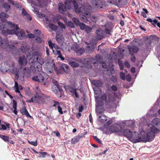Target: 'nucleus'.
<instances>
[{
	"label": "nucleus",
	"instance_id": "nucleus-34",
	"mask_svg": "<svg viewBox=\"0 0 160 160\" xmlns=\"http://www.w3.org/2000/svg\"><path fill=\"white\" fill-rule=\"evenodd\" d=\"M126 124L129 127H132L134 126V122L132 120H130L128 121L127 122Z\"/></svg>",
	"mask_w": 160,
	"mask_h": 160
},
{
	"label": "nucleus",
	"instance_id": "nucleus-59",
	"mask_svg": "<svg viewBox=\"0 0 160 160\" xmlns=\"http://www.w3.org/2000/svg\"><path fill=\"white\" fill-rule=\"evenodd\" d=\"M58 112L61 114H62L63 112L62 111V108L60 107L59 106H58V107H57Z\"/></svg>",
	"mask_w": 160,
	"mask_h": 160
},
{
	"label": "nucleus",
	"instance_id": "nucleus-46",
	"mask_svg": "<svg viewBox=\"0 0 160 160\" xmlns=\"http://www.w3.org/2000/svg\"><path fill=\"white\" fill-rule=\"evenodd\" d=\"M93 137L96 142H97L100 144H102V141L101 140H100L97 137L93 136Z\"/></svg>",
	"mask_w": 160,
	"mask_h": 160
},
{
	"label": "nucleus",
	"instance_id": "nucleus-48",
	"mask_svg": "<svg viewBox=\"0 0 160 160\" xmlns=\"http://www.w3.org/2000/svg\"><path fill=\"white\" fill-rule=\"evenodd\" d=\"M29 143L31 144L32 145H33L35 146H36L38 145V143L37 142V141H28Z\"/></svg>",
	"mask_w": 160,
	"mask_h": 160
},
{
	"label": "nucleus",
	"instance_id": "nucleus-9",
	"mask_svg": "<svg viewBox=\"0 0 160 160\" xmlns=\"http://www.w3.org/2000/svg\"><path fill=\"white\" fill-rule=\"evenodd\" d=\"M65 6L62 3L58 4V11L61 13L64 14L67 9L70 10L71 8V6L68 4L67 2H65Z\"/></svg>",
	"mask_w": 160,
	"mask_h": 160
},
{
	"label": "nucleus",
	"instance_id": "nucleus-8",
	"mask_svg": "<svg viewBox=\"0 0 160 160\" xmlns=\"http://www.w3.org/2000/svg\"><path fill=\"white\" fill-rule=\"evenodd\" d=\"M108 3L114 4L118 7H121L122 5H126L128 3L127 0H107Z\"/></svg>",
	"mask_w": 160,
	"mask_h": 160
},
{
	"label": "nucleus",
	"instance_id": "nucleus-6",
	"mask_svg": "<svg viewBox=\"0 0 160 160\" xmlns=\"http://www.w3.org/2000/svg\"><path fill=\"white\" fill-rule=\"evenodd\" d=\"M48 75L43 72H42L37 75L32 77L33 80L40 83L44 85L47 84V79L48 78Z\"/></svg>",
	"mask_w": 160,
	"mask_h": 160
},
{
	"label": "nucleus",
	"instance_id": "nucleus-21",
	"mask_svg": "<svg viewBox=\"0 0 160 160\" xmlns=\"http://www.w3.org/2000/svg\"><path fill=\"white\" fill-rule=\"evenodd\" d=\"M128 49L130 53L132 52L137 53L138 52L139 50L138 47L135 45H133L132 47H128Z\"/></svg>",
	"mask_w": 160,
	"mask_h": 160
},
{
	"label": "nucleus",
	"instance_id": "nucleus-32",
	"mask_svg": "<svg viewBox=\"0 0 160 160\" xmlns=\"http://www.w3.org/2000/svg\"><path fill=\"white\" fill-rule=\"evenodd\" d=\"M38 98V97L35 96L32 97L31 99L27 100V101L29 102H38L37 98Z\"/></svg>",
	"mask_w": 160,
	"mask_h": 160
},
{
	"label": "nucleus",
	"instance_id": "nucleus-49",
	"mask_svg": "<svg viewBox=\"0 0 160 160\" xmlns=\"http://www.w3.org/2000/svg\"><path fill=\"white\" fill-rule=\"evenodd\" d=\"M41 15L42 17H44L45 18V20L47 22V23H49L51 21L48 19L47 16H46V15L43 14H42Z\"/></svg>",
	"mask_w": 160,
	"mask_h": 160
},
{
	"label": "nucleus",
	"instance_id": "nucleus-38",
	"mask_svg": "<svg viewBox=\"0 0 160 160\" xmlns=\"http://www.w3.org/2000/svg\"><path fill=\"white\" fill-rule=\"evenodd\" d=\"M85 29L86 32L87 33H89L92 32V28L89 26H86Z\"/></svg>",
	"mask_w": 160,
	"mask_h": 160
},
{
	"label": "nucleus",
	"instance_id": "nucleus-31",
	"mask_svg": "<svg viewBox=\"0 0 160 160\" xmlns=\"http://www.w3.org/2000/svg\"><path fill=\"white\" fill-rule=\"evenodd\" d=\"M0 138L6 142H8L9 138L8 137L0 134Z\"/></svg>",
	"mask_w": 160,
	"mask_h": 160
},
{
	"label": "nucleus",
	"instance_id": "nucleus-3",
	"mask_svg": "<svg viewBox=\"0 0 160 160\" xmlns=\"http://www.w3.org/2000/svg\"><path fill=\"white\" fill-rule=\"evenodd\" d=\"M95 101L96 102V111L98 113H101L102 112L98 110V108L99 107L102 106L104 104V102L106 101L107 102L109 103L114 101L113 97L110 96L107 98L106 95L104 93L101 96L100 98L98 96H95Z\"/></svg>",
	"mask_w": 160,
	"mask_h": 160
},
{
	"label": "nucleus",
	"instance_id": "nucleus-4",
	"mask_svg": "<svg viewBox=\"0 0 160 160\" xmlns=\"http://www.w3.org/2000/svg\"><path fill=\"white\" fill-rule=\"evenodd\" d=\"M19 28L18 25L11 22V34H16L18 38L23 40L27 38L25 32L22 30L21 29L18 31Z\"/></svg>",
	"mask_w": 160,
	"mask_h": 160
},
{
	"label": "nucleus",
	"instance_id": "nucleus-45",
	"mask_svg": "<svg viewBox=\"0 0 160 160\" xmlns=\"http://www.w3.org/2000/svg\"><path fill=\"white\" fill-rule=\"evenodd\" d=\"M73 21L74 22V23L77 25H78L80 23L79 21V20L77 18H74L72 19Z\"/></svg>",
	"mask_w": 160,
	"mask_h": 160
},
{
	"label": "nucleus",
	"instance_id": "nucleus-20",
	"mask_svg": "<svg viewBox=\"0 0 160 160\" xmlns=\"http://www.w3.org/2000/svg\"><path fill=\"white\" fill-rule=\"evenodd\" d=\"M20 112L22 115H25L27 117H31L25 106L21 108L20 110Z\"/></svg>",
	"mask_w": 160,
	"mask_h": 160
},
{
	"label": "nucleus",
	"instance_id": "nucleus-26",
	"mask_svg": "<svg viewBox=\"0 0 160 160\" xmlns=\"http://www.w3.org/2000/svg\"><path fill=\"white\" fill-rule=\"evenodd\" d=\"M92 83L96 86V87L98 88L102 85V83L99 80H93L92 81Z\"/></svg>",
	"mask_w": 160,
	"mask_h": 160
},
{
	"label": "nucleus",
	"instance_id": "nucleus-29",
	"mask_svg": "<svg viewBox=\"0 0 160 160\" xmlns=\"http://www.w3.org/2000/svg\"><path fill=\"white\" fill-rule=\"evenodd\" d=\"M80 139L79 138L78 136H76L72 139V143L75 144L79 142Z\"/></svg>",
	"mask_w": 160,
	"mask_h": 160
},
{
	"label": "nucleus",
	"instance_id": "nucleus-41",
	"mask_svg": "<svg viewBox=\"0 0 160 160\" xmlns=\"http://www.w3.org/2000/svg\"><path fill=\"white\" fill-rule=\"evenodd\" d=\"M57 22L58 25L62 29H65L66 27L64 24L60 22L59 20H58Z\"/></svg>",
	"mask_w": 160,
	"mask_h": 160
},
{
	"label": "nucleus",
	"instance_id": "nucleus-16",
	"mask_svg": "<svg viewBox=\"0 0 160 160\" xmlns=\"http://www.w3.org/2000/svg\"><path fill=\"white\" fill-rule=\"evenodd\" d=\"M91 3L92 5L96 8H102V2L100 0H92Z\"/></svg>",
	"mask_w": 160,
	"mask_h": 160
},
{
	"label": "nucleus",
	"instance_id": "nucleus-40",
	"mask_svg": "<svg viewBox=\"0 0 160 160\" xmlns=\"http://www.w3.org/2000/svg\"><path fill=\"white\" fill-rule=\"evenodd\" d=\"M48 44L49 47L52 49L53 48V47L55 48V44L52 42L51 40H50L48 41Z\"/></svg>",
	"mask_w": 160,
	"mask_h": 160
},
{
	"label": "nucleus",
	"instance_id": "nucleus-22",
	"mask_svg": "<svg viewBox=\"0 0 160 160\" xmlns=\"http://www.w3.org/2000/svg\"><path fill=\"white\" fill-rule=\"evenodd\" d=\"M149 40V44H151L152 43H154L155 41H157L158 38L157 37L156 35L150 36L148 38Z\"/></svg>",
	"mask_w": 160,
	"mask_h": 160
},
{
	"label": "nucleus",
	"instance_id": "nucleus-5",
	"mask_svg": "<svg viewBox=\"0 0 160 160\" xmlns=\"http://www.w3.org/2000/svg\"><path fill=\"white\" fill-rule=\"evenodd\" d=\"M152 135V134L150 133H149V135H147L146 132H144V130L142 129L140 132L139 136L135 138L134 137L132 138L134 140L135 143L140 142H147L152 141L151 140Z\"/></svg>",
	"mask_w": 160,
	"mask_h": 160
},
{
	"label": "nucleus",
	"instance_id": "nucleus-47",
	"mask_svg": "<svg viewBox=\"0 0 160 160\" xmlns=\"http://www.w3.org/2000/svg\"><path fill=\"white\" fill-rule=\"evenodd\" d=\"M125 74L122 72H121L120 73V77L122 79L124 80L125 79Z\"/></svg>",
	"mask_w": 160,
	"mask_h": 160
},
{
	"label": "nucleus",
	"instance_id": "nucleus-27",
	"mask_svg": "<svg viewBox=\"0 0 160 160\" xmlns=\"http://www.w3.org/2000/svg\"><path fill=\"white\" fill-rule=\"evenodd\" d=\"M44 36L43 34L40 36L36 37L35 40L38 43H41L44 39Z\"/></svg>",
	"mask_w": 160,
	"mask_h": 160
},
{
	"label": "nucleus",
	"instance_id": "nucleus-13",
	"mask_svg": "<svg viewBox=\"0 0 160 160\" xmlns=\"http://www.w3.org/2000/svg\"><path fill=\"white\" fill-rule=\"evenodd\" d=\"M96 38L98 40H101L105 36V32L101 29H98L96 31Z\"/></svg>",
	"mask_w": 160,
	"mask_h": 160
},
{
	"label": "nucleus",
	"instance_id": "nucleus-39",
	"mask_svg": "<svg viewBox=\"0 0 160 160\" xmlns=\"http://www.w3.org/2000/svg\"><path fill=\"white\" fill-rule=\"evenodd\" d=\"M90 61L92 63L98 66L97 61L95 59L92 58L90 59Z\"/></svg>",
	"mask_w": 160,
	"mask_h": 160
},
{
	"label": "nucleus",
	"instance_id": "nucleus-51",
	"mask_svg": "<svg viewBox=\"0 0 160 160\" xmlns=\"http://www.w3.org/2000/svg\"><path fill=\"white\" fill-rule=\"evenodd\" d=\"M131 61L134 62H135L136 61V58L135 56L133 55V54H131Z\"/></svg>",
	"mask_w": 160,
	"mask_h": 160
},
{
	"label": "nucleus",
	"instance_id": "nucleus-53",
	"mask_svg": "<svg viewBox=\"0 0 160 160\" xmlns=\"http://www.w3.org/2000/svg\"><path fill=\"white\" fill-rule=\"evenodd\" d=\"M32 8H33V11L35 13L37 14H38L39 13V11L38 9L37 8H35V7H34L33 6H32Z\"/></svg>",
	"mask_w": 160,
	"mask_h": 160
},
{
	"label": "nucleus",
	"instance_id": "nucleus-2",
	"mask_svg": "<svg viewBox=\"0 0 160 160\" xmlns=\"http://www.w3.org/2000/svg\"><path fill=\"white\" fill-rule=\"evenodd\" d=\"M8 15L6 13L2 12L0 13V30L3 34L7 35L10 34V22H7L6 18H8Z\"/></svg>",
	"mask_w": 160,
	"mask_h": 160
},
{
	"label": "nucleus",
	"instance_id": "nucleus-44",
	"mask_svg": "<svg viewBox=\"0 0 160 160\" xmlns=\"http://www.w3.org/2000/svg\"><path fill=\"white\" fill-rule=\"evenodd\" d=\"M11 4L15 5L17 8H19L20 6V5L18 3H14L13 1L11 0Z\"/></svg>",
	"mask_w": 160,
	"mask_h": 160
},
{
	"label": "nucleus",
	"instance_id": "nucleus-36",
	"mask_svg": "<svg viewBox=\"0 0 160 160\" xmlns=\"http://www.w3.org/2000/svg\"><path fill=\"white\" fill-rule=\"evenodd\" d=\"M84 52V50L83 49L80 48L77 51V53L78 55H80Z\"/></svg>",
	"mask_w": 160,
	"mask_h": 160
},
{
	"label": "nucleus",
	"instance_id": "nucleus-30",
	"mask_svg": "<svg viewBox=\"0 0 160 160\" xmlns=\"http://www.w3.org/2000/svg\"><path fill=\"white\" fill-rule=\"evenodd\" d=\"M35 37L40 36L42 35L40 31L38 29L35 30L33 31Z\"/></svg>",
	"mask_w": 160,
	"mask_h": 160
},
{
	"label": "nucleus",
	"instance_id": "nucleus-18",
	"mask_svg": "<svg viewBox=\"0 0 160 160\" xmlns=\"http://www.w3.org/2000/svg\"><path fill=\"white\" fill-rule=\"evenodd\" d=\"M13 88L16 92L17 93H20L19 89L20 90H22L23 89V88L21 85H18V83L17 82L15 81V85Z\"/></svg>",
	"mask_w": 160,
	"mask_h": 160
},
{
	"label": "nucleus",
	"instance_id": "nucleus-14",
	"mask_svg": "<svg viewBox=\"0 0 160 160\" xmlns=\"http://www.w3.org/2000/svg\"><path fill=\"white\" fill-rule=\"evenodd\" d=\"M159 130L157 129L153 125L151 126L150 128V131L146 132L147 135H149V133L152 134V137L151 138V140L152 141L153 138L154 136V133H157L159 132Z\"/></svg>",
	"mask_w": 160,
	"mask_h": 160
},
{
	"label": "nucleus",
	"instance_id": "nucleus-24",
	"mask_svg": "<svg viewBox=\"0 0 160 160\" xmlns=\"http://www.w3.org/2000/svg\"><path fill=\"white\" fill-rule=\"evenodd\" d=\"M98 120L102 123H104L106 121L107 119H106L105 115H99L98 114Z\"/></svg>",
	"mask_w": 160,
	"mask_h": 160
},
{
	"label": "nucleus",
	"instance_id": "nucleus-60",
	"mask_svg": "<svg viewBox=\"0 0 160 160\" xmlns=\"http://www.w3.org/2000/svg\"><path fill=\"white\" fill-rule=\"evenodd\" d=\"M26 17L27 19L29 21H31L32 20V18L31 17L30 15L28 13L27 15L26 16Z\"/></svg>",
	"mask_w": 160,
	"mask_h": 160
},
{
	"label": "nucleus",
	"instance_id": "nucleus-57",
	"mask_svg": "<svg viewBox=\"0 0 160 160\" xmlns=\"http://www.w3.org/2000/svg\"><path fill=\"white\" fill-rule=\"evenodd\" d=\"M27 36L30 38H33L35 37L34 34L32 33L28 34Z\"/></svg>",
	"mask_w": 160,
	"mask_h": 160
},
{
	"label": "nucleus",
	"instance_id": "nucleus-11",
	"mask_svg": "<svg viewBox=\"0 0 160 160\" xmlns=\"http://www.w3.org/2000/svg\"><path fill=\"white\" fill-rule=\"evenodd\" d=\"M33 59L35 62L39 63L40 66L43 65L44 63V60L40 55L38 54V52H35L33 54Z\"/></svg>",
	"mask_w": 160,
	"mask_h": 160
},
{
	"label": "nucleus",
	"instance_id": "nucleus-63",
	"mask_svg": "<svg viewBox=\"0 0 160 160\" xmlns=\"http://www.w3.org/2000/svg\"><path fill=\"white\" fill-rule=\"evenodd\" d=\"M69 90L70 92L72 93V94H73L74 92H75V91L76 90V89L72 88H70Z\"/></svg>",
	"mask_w": 160,
	"mask_h": 160
},
{
	"label": "nucleus",
	"instance_id": "nucleus-50",
	"mask_svg": "<svg viewBox=\"0 0 160 160\" xmlns=\"http://www.w3.org/2000/svg\"><path fill=\"white\" fill-rule=\"evenodd\" d=\"M157 50L158 52V58H160V44L157 47Z\"/></svg>",
	"mask_w": 160,
	"mask_h": 160
},
{
	"label": "nucleus",
	"instance_id": "nucleus-15",
	"mask_svg": "<svg viewBox=\"0 0 160 160\" xmlns=\"http://www.w3.org/2000/svg\"><path fill=\"white\" fill-rule=\"evenodd\" d=\"M18 62L19 65L22 67L26 65L27 63V61L25 57L23 56L19 58Z\"/></svg>",
	"mask_w": 160,
	"mask_h": 160
},
{
	"label": "nucleus",
	"instance_id": "nucleus-54",
	"mask_svg": "<svg viewBox=\"0 0 160 160\" xmlns=\"http://www.w3.org/2000/svg\"><path fill=\"white\" fill-rule=\"evenodd\" d=\"M126 78L127 81L128 82L130 81L131 79V77L129 74H128L126 75Z\"/></svg>",
	"mask_w": 160,
	"mask_h": 160
},
{
	"label": "nucleus",
	"instance_id": "nucleus-7",
	"mask_svg": "<svg viewBox=\"0 0 160 160\" xmlns=\"http://www.w3.org/2000/svg\"><path fill=\"white\" fill-rule=\"evenodd\" d=\"M44 66L46 71L48 73H52L53 69L56 72H58V68L55 67V64L53 60H52L50 62L46 63Z\"/></svg>",
	"mask_w": 160,
	"mask_h": 160
},
{
	"label": "nucleus",
	"instance_id": "nucleus-17",
	"mask_svg": "<svg viewBox=\"0 0 160 160\" xmlns=\"http://www.w3.org/2000/svg\"><path fill=\"white\" fill-rule=\"evenodd\" d=\"M60 69L64 71L66 73H68L70 72L69 66L67 64L63 63L59 67Z\"/></svg>",
	"mask_w": 160,
	"mask_h": 160
},
{
	"label": "nucleus",
	"instance_id": "nucleus-42",
	"mask_svg": "<svg viewBox=\"0 0 160 160\" xmlns=\"http://www.w3.org/2000/svg\"><path fill=\"white\" fill-rule=\"evenodd\" d=\"M79 25L80 29L82 30H84L86 27L85 24L82 23H80Z\"/></svg>",
	"mask_w": 160,
	"mask_h": 160
},
{
	"label": "nucleus",
	"instance_id": "nucleus-61",
	"mask_svg": "<svg viewBox=\"0 0 160 160\" xmlns=\"http://www.w3.org/2000/svg\"><path fill=\"white\" fill-rule=\"evenodd\" d=\"M111 88L114 91H116L117 90V88L116 86L113 85L111 87Z\"/></svg>",
	"mask_w": 160,
	"mask_h": 160
},
{
	"label": "nucleus",
	"instance_id": "nucleus-12",
	"mask_svg": "<svg viewBox=\"0 0 160 160\" xmlns=\"http://www.w3.org/2000/svg\"><path fill=\"white\" fill-rule=\"evenodd\" d=\"M121 129L122 128L119 124L115 123L111 126L110 130L112 132H120Z\"/></svg>",
	"mask_w": 160,
	"mask_h": 160
},
{
	"label": "nucleus",
	"instance_id": "nucleus-56",
	"mask_svg": "<svg viewBox=\"0 0 160 160\" xmlns=\"http://www.w3.org/2000/svg\"><path fill=\"white\" fill-rule=\"evenodd\" d=\"M68 25L69 27L72 28H74V25L72 22L68 21Z\"/></svg>",
	"mask_w": 160,
	"mask_h": 160
},
{
	"label": "nucleus",
	"instance_id": "nucleus-23",
	"mask_svg": "<svg viewBox=\"0 0 160 160\" xmlns=\"http://www.w3.org/2000/svg\"><path fill=\"white\" fill-rule=\"evenodd\" d=\"M11 72L14 75L15 79H18L19 78V75L18 71L17 69L15 68H12V71L11 70Z\"/></svg>",
	"mask_w": 160,
	"mask_h": 160
},
{
	"label": "nucleus",
	"instance_id": "nucleus-58",
	"mask_svg": "<svg viewBox=\"0 0 160 160\" xmlns=\"http://www.w3.org/2000/svg\"><path fill=\"white\" fill-rule=\"evenodd\" d=\"M3 7L6 8H10V5H9L6 3H4L3 4Z\"/></svg>",
	"mask_w": 160,
	"mask_h": 160
},
{
	"label": "nucleus",
	"instance_id": "nucleus-33",
	"mask_svg": "<svg viewBox=\"0 0 160 160\" xmlns=\"http://www.w3.org/2000/svg\"><path fill=\"white\" fill-rule=\"evenodd\" d=\"M48 26L50 28L52 29V30L53 31L56 30L57 29V27L52 23H49L48 24Z\"/></svg>",
	"mask_w": 160,
	"mask_h": 160
},
{
	"label": "nucleus",
	"instance_id": "nucleus-35",
	"mask_svg": "<svg viewBox=\"0 0 160 160\" xmlns=\"http://www.w3.org/2000/svg\"><path fill=\"white\" fill-rule=\"evenodd\" d=\"M93 90L94 91V93L96 94V96H98L97 95L98 94V92H101V90L98 87L94 88Z\"/></svg>",
	"mask_w": 160,
	"mask_h": 160
},
{
	"label": "nucleus",
	"instance_id": "nucleus-25",
	"mask_svg": "<svg viewBox=\"0 0 160 160\" xmlns=\"http://www.w3.org/2000/svg\"><path fill=\"white\" fill-rule=\"evenodd\" d=\"M12 102L13 108L14 109L13 112L16 115L17 114V102L14 99L13 100Z\"/></svg>",
	"mask_w": 160,
	"mask_h": 160
},
{
	"label": "nucleus",
	"instance_id": "nucleus-28",
	"mask_svg": "<svg viewBox=\"0 0 160 160\" xmlns=\"http://www.w3.org/2000/svg\"><path fill=\"white\" fill-rule=\"evenodd\" d=\"M69 64L72 67H78L79 66V64L75 61H69Z\"/></svg>",
	"mask_w": 160,
	"mask_h": 160
},
{
	"label": "nucleus",
	"instance_id": "nucleus-55",
	"mask_svg": "<svg viewBox=\"0 0 160 160\" xmlns=\"http://www.w3.org/2000/svg\"><path fill=\"white\" fill-rule=\"evenodd\" d=\"M22 14L24 16H26V15L28 14L25 10L23 8L22 10Z\"/></svg>",
	"mask_w": 160,
	"mask_h": 160
},
{
	"label": "nucleus",
	"instance_id": "nucleus-1",
	"mask_svg": "<svg viewBox=\"0 0 160 160\" xmlns=\"http://www.w3.org/2000/svg\"><path fill=\"white\" fill-rule=\"evenodd\" d=\"M71 1L73 3L75 11L80 14V17L82 21L86 23L88 22V20L87 18H89L90 16L88 10L83 6L80 8H78L77 2L74 0Z\"/></svg>",
	"mask_w": 160,
	"mask_h": 160
},
{
	"label": "nucleus",
	"instance_id": "nucleus-52",
	"mask_svg": "<svg viewBox=\"0 0 160 160\" xmlns=\"http://www.w3.org/2000/svg\"><path fill=\"white\" fill-rule=\"evenodd\" d=\"M39 153L40 154V155L39 156L40 158L42 157H44V156L47 154V153L46 152H39Z\"/></svg>",
	"mask_w": 160,
	"mask_h": 160
},
{
	"label": "nucleus",
	"instance_id": "nucleus-64",
	"mask_svg": "<svg viewBox=\"0 0 160 160\" xmlns=\"http://www.w3.org/2000/svg\"><path fill=\"white\" fill-rule=\"evenodd\" d=\"M102 67L104 68H107V65L105 62H103L102 63Z\"/></svg>",
	"mask_w": 160,
	"mask_h": 160
},
{
	"label": "nucleus",
	"instance_id": "nucleus-19",
	"mask_svg": "<svg viewBox=\"0 0 160 160\" xmlns=\"http://www.w3.org/2000/svg\"><path fill=\"white\" fill-rule=\"evenodd\" d=\"M52 90L56 94H58L59 92L62 93L63 92L62 89L59 88V86L54 85L52 87Z\"/></svg>",
	"mask_w": 160,
	"mask_h": 160
},
{
	"label": "nucleus",
	"instance_id": "nucleus-10",
	"mask_svg": "<svg viewBox=\"0 0 160 160\" xmlns=\"http://www.w3.org/2000/svg\"><path fill=\"white\" fill-rule=\"evenodd\" d=\"M120 132L123 134L125 137L128 138H134L133 134L136 133V132H134L133 133L129 129L124 130L122 128L120 129Z\"/></svg>",
	"mask_w": 160,
	"mask_h": 160
},
{
	"label": "nucleus",
	"instance_id": "nucleus-37",
	"mask_svg": "<svg viewBox=\"0 0 160 160\" xmlns=\"http://www.w3.org/2000/svg\"><path fill=\"white\" fill-rule=\"evenodd\" d=\"M7 43V39H2V38L0 36V44H6Z\"/></svg>",
	"mask_w": 160,
	"mask_h": 160
},
{
	"label": "nucleus",
	"instance_id": "nucleus-62",
	"mask_svg": "<svg viewBox=\"0 0 160 160\" xmlns=\"http://www.w3.org/2000/svg\"><path fill=\"white\" fill-rule=\"evenodd\" d=\"M124 64L125 66L127 68H129L130 64L128 61H126L124 62Z\"/></svg>",
	"mask_w": 160,
	"mask_h": 160
},
{
	"label": "nucleus",
	"instance_id": "nucleus-43",
	"mask_svg": "<svg viewBox=\"0 0 160 160\" xmlns=\"http://www.w3.org/2000/svg\"><path fill=\"white\" fill-rule=\"evenodd\" d=\"M53 105L52 106L56 108L58 107V106H59V103L58 102L55 100H53Z\"/></svg>",
	"mask_w": 160,
	"mask_h": 160
}]
</instances>
